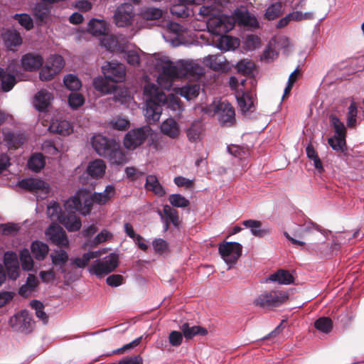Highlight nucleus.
Returning a JSON list of instances; mask_svg holds the SVG:
<instances>
[{
    "label": "nucleus",
    "mask_w": 364,
    "mask_h": 364,
    "mask_svg": "<svg viewBox=\"0 0 364 364\" xmlns=\"http://www.w3.org/2000/svg\"><path fill=\"white\" fill-rule=\"evenodd\" d=\"M146 96V107L144 109V117L149 124L157 122L162 113L161 105L167 104L168 107L176 111L181 110V107L179 99L173 95L166 97L160 91L159 87L151 83H147L144 90Z\"/></svg>",
    "instance_id": "nucleus-1"
},
{
    "label": "nucleus",
    "mask_w": 364,
    "mask_h": 364,
    "mask_svg": "<svg viewBox=\"0 0 364 364\" xmlns=\"http://www.w3.org/2000/svg\"><path fill=\"white\" fill-rule=\"evenodd\" d=\"M159 71L157 79L159 85L164 89L171 87L173 82L178 78L188 75H194L200 73V66L193 61L179 60L173 63L168 60H161L156 64Z\"/></svg>",
    "instance_id": "nucleus-2"
},
{
    "label": "nucleus",
    "mask_w": 364,
    "mask_h": 364,
    "mask_svg": "<svg viewBox=\"0 0 364 364\" xmlns=\"http://www.w3.org/2000/svg\"><path fill=\"white\" fill-rule=\"evenodd\" d=\"M206 112L217 114L219 121L225 126H232L235 124V109L228 101L215 100L210 105Z\"/></svg>",
    "instance_id": "nucleus-3"
},
{
    "label": "nucleus",
    "mask_w": 364,
    "mask_h": 364,
    "mask_svg": "<svg viewBox=\"0 0 364 364\" xmlns=\"http://www.w3.org/2000/svg\"><path fill=\"white\" fill-rule=\"evenodd\" d=\"M113 20L114 24L119 28L132 26L136 20L134 6L129 3L119 5L114 11Z\"/></svg>",
    "instance_id": "nucleus-4"
},
{
    "label": "nucleus",
    "mask_w": 364,
    "mask_h": 364,
    "mask_svg": "<svg viewBox=\"0 0 364 364\" xmlns=\"http://www.w3.org/2000/svg\"><path fill=\"white\" fill-rule=\"evenodd\" d=\"M118 260V255L111 253L103 259L95 260L89 267V272L97 277H104L113 272L117 267Z\"/></svg>",
    "instance_id": "nucleus-5"
},
{
    "label": "nucleus",
    "mask_w": 364,
    "mask_h": 364,
    "mask_svg": "<svg viewBox=\"0 0 364 364\" xmlns=\"http://www.w3.org/2000/svg\"><path fill=\"white\" fill-rule=\"evenodd\" d=\"M235 23V20L232 16L217 14L208 19L207 27L211 33L220 36L232 30Z\"/></svg>",
    "instance_id": "nucleus-6"
},
{
    "label": "nucleus",
    "mask_w": 364,
    "mask_h": 364,
    "mask_svg": "<svg viewBox=\"0 0 364 364\" xmlns=\"http://www.w3.org/2000/svg\"><path fill=\"white\" fill-rule=\"evenodd\" d=\"M287 299L288 295L286 292L281 291H265L255 299L254 304L262 308H272L283 304Z\"/></svg>",
    "instance_id": "nucleus-7"
},
{
    "label": "nucleus",
    "mask_w": 364,
    "mask_h": 364,
    "mask_svg": "<svg viewBox=\"0 0 364 364\" xmlns=\"http://www.w3.org/2000/svg\"><path fill=\"white\" fill-rule=\"evenodd\" d=\"M152 132L151 128L148 125L132 129L126 134L124 145L127 149L134 150L141 146Z\"/></svg>",
    "instance_id": "nucleus-8"
},
{
    "label": "nucleus",
    "mask_w": 364,
    "mask_h": 364,
    "mask_svg": "<svg viewBox=\"0 0 364 364\" xmlns=\"http://www.w3.org/2000/svg\"><path fill=\"white\" fill-rule=\"evenodd\" d=\"M64 205L68 210H78L84 215L89 214L91 210V203L88 200V192L80 190L75 196L67 200Z\"/></svg>",
    "instance_id": "nucleus-9"
},
{
    "label": "nucleus",
    "mask_w": 364,
    "mask_h": 364,
    "mask_svg": "<svg viewBox=\"0 0 364 364\" xmlns=\"http://www.w3.org/2000/svg\"><path fill=\"white\" fill-rule=\"evenodd\" d=\"M18 186L33 193L42 199L46 198L50 191V185L42 179L28 178L23 179L18 183Z\"/></svg>",
    "instance_id": "nucleus-10"
},
{
    "label": "nucleus",
    "mask_w": 364,
    "mask_h": 364,
    "mask_svg": "<svg viewBox=\"0 0 364 364\" xmlns=\"http://www.w3.org/2000/svg\"><path fill=\"white\" fill-rule=\"evenodd\" d=\"M242 247L240 243L223 242L219 245L218 251L228 264H234L241 256Z\"/></svg>",
    "instance_id": "nucleus-11"
},
{
    "label": "nucleus",
    "mask_w": 364,
    "mask_h": 364,
    "mask_svg": "<svg viewBox=\"0 0 364 364\" xmlns=\"http://www.w3.org/2000/svg\"><path fill=\"white\" fill-rule=\"evenodd\" d=\"M102 70L104 75L115 84L125 79L126 69L123 64L107 62L102 66Z\"/></svg>",
    "instance_id": "nucleus-12"
},
{
    "label": "nucleus",
    "mask_w": 364,
    "mask_h": 364,
    "mask_svg": "<svg viewBox=\"0 0 364 364\" xmlns=\"http://www.w3.org/2000/svg\"><path fill=\"white\" fill-rule=\"evenodd\" d=\"M46 235L49 240L59 247H69V240L65 230L56 223H52L47 228Z\"/></svg>",
    "instance_id": "nucleus-13"
},
{
    "label": "nucleus",
    "mask_w": 364,
    "mask_h": 364,
    "mask_svg": "<svg viewBox=\"0 0 364 364\" xmlns=\"http://www.w3.org/2000/svg\"><path fill=\"white\" fill-rule=\"evenodd\" d=\"M238 107L242 114L252 112L255 110V98L253 94L242 89H238L235 93Z\"/></svg>",
    "instance_id": "nucleus-14"
},
{
    "label": "nucleus",
    "mask_w": 364,
    "mask_h": 364,
    "mask_svg": "<svg viewBox=\"0 0 364 364\" xmlns=\"http://www.w3.org/2000/svg\"><path fill=\"white\" fill-rule=\"evenodd\" d=\"M4 264L8 276L11 279H16L19 277L20 269L16 253L7 252L4 254Z\"/></svg>",
    "instance_id": "nucleus-15"
},
{
    "label": "nucleus",
    "mask_w": 364,
    "mask_h": 364,
    "mask_svg": "<svg viewBox=\"0 0 364 364\" xmlns=\"http://www.w3.org/2000/svg\"><path fill=\"white\" fill-rule=\"evenodd\" d=\"M43 63V58L39 54L27 53L22 56L21 65L26 71H35L38 70Z\"/></svg>",
    "instance_id": "nucleus-16"
},
{
    "label": "nucleus",
    "mask_w": 364,
    "mask_h": 364,
    "mask_svg": "<svg viewBox=\"0 0 364 364\" xmlns=\"http://www.w3.org/2000/svg\"><path fill=\"white\" fill-rule=\"evenodd\" d=\"M161 132L172 139H178L181 135V128L178 123L172 117L162 122L160 125Z\"/></svg>",
    "instance_id": "nucleus-17"
},
{
    "label": "nucleus",
    "mask_w": 364,
    "mask_h": 364,
    "mask_svg": "<svg viewBox=\"0 0 364 364\" xmlns=\"http://www.w3.org/2000/svg\"><path fill=\"white\" fill-rule=\"evenodd\" d=\"M115 141L113 139H108L101 134L93 136L91 140L92 146L100 156H105L109 153L111 147V142Z\"/></svg>",
    "instance_id": "nucleus-18"
},
{
    "label": "nucleus",
    "mask_w": 364,
    "mask_h": 364,
    "mask_svg": "<svg viewBox=\"0 0 364 364\" xmlns=\"http://www.w3.org/2000/svg\"><path fill=\"white\" fill-rule=\"evenodd\" d=\"M0 81L1 89L5 92L10 91L14 87L17 81L11 66L5 70L0 68Z\"/></svg>",
    "instance_id": "nucleus-19"
},
{
    "label": "nucleus",
    "mask_w": 364,
    "mask_h": 364,
    "mask_svg": "<svg viewBox=\"0 0 364 364\" xmlns=\"http://www.w3.org/2000/svg\"><path fill=\"white\" fill-rule=\"evenodd\" d=\"M106 156L112 164H123L128 159L126 154L122 150L120 145L116 141L111 142V147Z\"/></svg>",
    "instance_id": "nucleus-20"
},
{
    "label": "nucleus",
    "mask_w": 364,
    "mask_h": 364,
    "mask_svg": "<svg viewBox=\"0 0 364 364\" xmlns=\"http://www.w3.org/2000/svg\"><path fill=\"white\" fill-rule=\"evenodd\" d=\"M115 190L114 186L109 185L102 193H95L92 195L88 193V200L92 203L105 205L114 196Z\"/></svg>",
    "instance_id": "nucleus-21"
},
{
    "label": "nucleus",
    "mask_w": 364,
    "mask_h": 364,
    "mask_svg": "<svg viewBox=\"0 0 364 364\" xmlns=\"http://www.w3.org/2000/svg\"><path fill=\"white\" fill-rule=\"evenodd\" d=\"M53 99V95L46 90H41L34 96L33 105L39 111L48 107Z\"/></svg>",
    "instance_id": "nucleus-22"
},
{
    "label": "nucleus",
    "mask_w": 364,
    "mask_h": 364,
    "mask_svg": "<svg viewBox=\"0 0 364 364\" xmlns=\"http://www.w3.org/2000/svg\"><path fill=\"white\" fill-rule=\"evenodd\" d=\"M204 126L200 121L193 122L186 130V136L191 142L200 141L204 136Z\"/></svg>",
    "instance_id": "nucleus-23"
},
{
    "label": "nucleus",
    "mask_w": 364,
    "mask_h": 364,
    "mask_svg": "<svg viewBox=\"0 0 364 364\" xmlns=\"http://www.w3.org/2000/svg\"><path fill=\"white\" fill-rule=\"evenodd\" d=\"M232 17L235 18V22L240 25L252 28L258 27L259 23L255 16L251 15L247 11L236 10Z\"/></svg>",
    "instance_id": "nucleus-24"
},
{
    "label": "nucleus",
    "mask_w": 364,
    "mask_h": 364,
    "mask_svg": "<svg viewBox=\"0 0 364 364\" xmlns=\"http://www.w3.org/2000/svg\"><path fill=\"white\" fill-rule=\"evenodd\" d=\"M93 86L97 91L100 92L102 94H109L114 92L117 89L116 84L112 82V81L107 78L102 77H95L93 80Z\"/></svg>",
    "instance_id": "nucleus-25"
},
{
    "label": "nucleus",
    "mask_w": 364,
    "mask_h": 364,
    "mask_svg": "<svg viewBox=\"0 0 364 364\" xmlns=\"http://www.w3.org/2000/svg\"><path fill=\"white\" fill-rule=\"evenodd\" d=\"M87 31L93 36H105L109 28L105 21L93 18L88 23Z\"/></svg>",
    "instance_id": "nucleus-26"
},
{
    "label": "nucleus",
    "mask_w": 364,
    "mask_h": 364,
    "mask_svg": "<svg viewBox=\"0 0 364 364\" xmlns=\"http://www.w3.org/2000/svg\"><path fill=\"white\" fill-rule=\"evenodd\" d=\"M106 170V164L102 159H95L87 166V172L93 178H102Z\"/></svg>",
    "instance_id": "nucleus-27"
},
{
    "label": "nucleus",
    "mask_w": 364,
    "mask_h": 364,
    "mask_svg": "<svg viewBox=\"0 0 364 364\" xmlns=\"http://www.w3.org/2000/svg\"><path fill=\"white\" fill-rule=\"evenodd\" d=\"M49 130L51 132L66 136L73 132V127L70 122L66 120H55L52 122L49 126Z\"/></svg>",
    "instance_id": "nucleus-28"
},
{
    "label": "nucleus",
    "mask_w": 364,
    "mask_h": 364,
    "mask_svg": "<svg viewBox=\"0 0 364 364\" xmlns=\"http://www.w3.org/2000/svg\"><path fill=\"white\" fill-rule=\"evenodd\" d=\"M38 285V280L33 274H28L26 282L23 284L18 291L21 296L28 297L36 290Z\"/></svg>",
    "instance_id": "nucleus-29"
},
{
    "label": "nucleus",
    "mask_w": 364,
    "mask_h": 364,
    "mask_svg": "<svg viewBox=\"0 0 364 364\" xmlns=\"http://www.w3.org/2000/svg\"><path fill=\"white\" fill-rule=\"evenodd\" d=\"M60 223L63 224L69 232L77 231L82 226L81 220L76 215L70 213L63 216Z\"/></svg>",
    "instance_id": "nucleus-30"
},
{
    "label": "nucleus",
    "mask_w": 364,
    "mask_h": 364,
    "mask_svg": "<svg viewBox=\"0 0 364 364\" xmlns=\"http://www.w3.org/2000/svg\"><path fill=\"white\" fill-rule=\"evenodd\" d=\"M163 213L166 223V230L168 228V224L170 223L175 227H178L180 225V219L176 210L173 209L168 205H165L163 208Z\"/></svg>",
    "instance_id": "nucleus-31"
},
{
    "label": "nucleus",
    "mask_w": 364,
    "mask_h": 364,
    "mask_svg": "<svg viewBox=\"0 0 364 364\" xmlns=\"http://www.w3.org/2000/svg\"><path fill=\"white\" fill-rule=\"evenodd\" d=\"M5 46L10 50L18 46L22 43V38L20 33L16 31H7L3 35Z\"/></svg>",
    "instance_id": "nucleus-32"
},
{
    "label": "nucleus",
    "mask_w": 364,
    "mask_h": 364,
    "mask_svg": "<svg viewBox=\"0 0 364 364\" xmlns=\"http://www.w3.org/2000/svg\"><path fill=\"white\" fill-rule=\"evenodd\" d=\"M145 188L147 191H152L157 196H163L166 191L163 186L160 184L155 176L150 175L146 177Z\"/></svg>",
    "instance_id": "nucleus-33"
},
{
    "label": "nucleus",
    "mask_w": 364,
    "mask_h": 364,
    "mask_svg": "<svg viewBox=\"0 0 364 364\" xmlns=\"http://www.w3.org/2000/svg\"><path fill=\"white\" fill-rule=\"evenodd\" d=\"M181 330L186 339H191L196 335L205 336L208 333V330L199 326H190L188 323H184L181 326Z\"/></svg>",
    "instance_id": "nucleus-34"
},
{
    "label": "nucleus",
    "mask_w": 364,
    "mask_h": 364,
    "mask_svg": "<svg viewBox=\"0 0 364 364\" xmlns=\"http://www.w3.org/2000/svg\"><path fill=\"white\" fill-rule=\"evenodd\" d=\"M220 37L216 42V47L223 50H229L234 49L239 46L237 38H234L230 36L220 35Z\"/></svg>",
    "instance_id": "nucleus-35"
},
{
    "label": "nucleus",
    "mask_w": 364,
    "mask_h": 364,
    "mask_svg": "<svg viewBox=\"0 0 364 364\" xmlns=\"http://www.w3.org/2000/svg\"><path fill=\"white\" fill-rule=\"evenodd\" d=\"M244 226L250 229L251 232L256 237H262L267 235L269 231L267 229H262V223L255 220H247L242 222Z\"/></svg>",
    "instance_id": "nucleus-36"
},
{
    "label": "nucleus",
    "mask_w": 364,
    "mask_h": 364,
    "mask_svg": "<svg viewBox=\"0 0 364 364\" xmlns=\"http://www.w3.org/2000/svg\"><path fill=\"white\" fill-rule=\"evenodd\" d=\"M269 280L281 284H290L294 282L293 276L287 270L279 269L269 277Z\"/></svg>",
    "instance_id": "nucleus-37"
},
{
    "label": "nucleus",
    "mask_w": 364,
    "mask_h": 364,
    "mask_svg": "<svg viewBox=\"0 0 364 364\" xmlns=\"http://www.w3.org/2000/svg\"><path fill=\"white\" fill-rule=\"evenodd\" d=\"M174 90L177 95H180L188 100H191L198 95L200 87L199 85H193L181 88H175Z\"/></svg>",
    "instance_id": "nucleus-38"
},
{
    "label": "nucleus",
    "mask_w": 364,
    "mask_h": 364,
    "mask_svg": "<svg viewBox=\"0 0 364 364\" xmlns=\"http://www.w3.org/2000/svg\"><path fill=\"white\" fill-rule=\"evenodd\" d=\"M31 249L36 259L38 260L43 259L49 250L48 246L46 243L39 241L32 242Z\"/></svg>",
    "instance_id": "nucleus-39"
},
{
    "label": "nucleus",
    "mask_w": 364,
    "mask_h": 364,
    "mask_svg": "<svg viewBox=\"0 0 364 364\" xmlns=\"http://www.w3.org/2000/svg\"><path fill=\"white\" fill-rule=\"evenodd\" d=\"M46 215L51 220L60 222L63 215L62 214L61 208L55 201H51L47 206Z\"/></svg>",
    "instance_id": "nucleus-40"
},
{
    "label": "nucleus",
    "mask_w": 364,
    "mask_h": 364,
    "mask_svg": "<svg viewBox=\"0 0 364 364\" xmlns=\"http://www.w3.org/2000/svg\"><path fill=\"white\" fill-rule=\"evenodd\" d=\"M45 166V159L41 154H35L28 161V168L34 172H39Z\"/></svg>",
    "instance_id": "nucleus-41"
},
{
    "label": "nucleus",
    "mask_w": 364,
    "mask_h": 364,
    "mask_svg": "<svg viewBox=\"0 0 364 364\" xmlns=\"http://www.w3.org/2000/svg\"><path fill=\"white\" fill-rule=\"evenodd\" d=\"M162 10L154 7L145 8L140 12L141 18L148 21L159 19L162 17Z\"/></svg>",
    "instance_id": "nucleus-42"
},
{
    "label": "nucleus",
    "mask_w": 364,
    "mask_h": 364,
    "mask_svg": "<svg viewBox=\"0 0 364 364\" xmlns=\"http://www.w3.org/2000/svg\"><path fill=\"white\" fill-rule=\"evenodd\" d=\"M46 65L53 70V73L58 74L63 68L65 63L62 56L55 55L50 56Z\"/></svg>",
    "instance_id": "nucleus-43"
},
{
    "label": "nucleus",
    "mask_w": 364,
    "mask_h": 364,
    "mask_svg": "<svg viewBox=\"0 0 364 364\" xmlns=\"http://www.w3.org/2000/svg\"><path fill=\"white\" fill-rule=\"evenodd\" d=\"M20 260L23 269L30 271L33 267V261L27 249H24L20 252Z\"/></svg>",
    "instance_id": "nucleus-44"
},
{
    "label": "nucleus",
    "mask_w": 364,
    "mask_h": 364,
    "mask_svg": "<svg viewBox=\"0 0 364 364\" xmlns=\"http://www.w3.org/2000/svg\"><path fill=\"white\" fill-rule=\"evenodd\" d=\"M314 326L319 331L328 333L331 331L333 325L329 318L321 317L315 321Z\"/></svg>",
    "instance_id": "nucleus-45"
},
{
    "label": "nucleus",
    "mask_w": 364,
    "mask_h": 364,
    "mask_svg": "<svg viewBox=\"0 0 364 364\" xmlns=\"http://www.w3.org/2000/svg\"><path fill=\"white\" fill-rule=\"evenodd\" d=\"M236 68L239 73H241L245 75H249L252 73L255 68V64L250 60L243 59L237 63Z\"/></svg>",
    "instance_id": "nucleus-46"
},
{
    "label": "nucleus",
    "mask_w": 364,
    "mask_h": 364,
    "mask_svg": "<svg viewBox=\"0 0 364 364\" xmlns=\"http://www.w3.org/2000/svg\"><path fill=\"white\" fill-rule=\"evenodd\" d=\"M168 201L171 205L176 208H186L189 205L190 202L184 196L181 194H171L168 197Z\"/></svg>",
    "instance_id": "nucleus-47"
},
{
    "label": "nucleus",
    "mask_w": 364,
    "mask_h": 364,
    "mask_svg": "<svg viewBox=\"0 0 364 364\" xmlns=\"http://www.w3.org/2000/svg\"><path fill=\"white\" fill-rule=\"evenodd\" d=\"M306 154L308 158L311 159L314 161V167L320 172L321 173L323 171V167L322 165V162L320 160L316 151L312 146V145L309 144L306 147Z\"/></svg>",
    "instance_id": "nucleus-48"
},
{
    "label": "nucleus",
    "mask_w": 364,
    "mask_h": 364,
    "mask_svg": "<svg viewBox=\"0 0 364 364\" xmlns=\"http://www.w3.org/2000/svg\"><path fill=\"white\" fill-rule=\"evenodd\" d=\"M282 4L280 2L272 4L265 12V17L268 20H273L277 18L282 13Z\"/></svg>",
    "instance_id": "nucleus-49"
},
{
    "label": "nucleus",
    "mask_w": 364,
    "mask_h": 364,
    "mask_svg": "<svg viewBox=\"0 0 364 364\" xmlns=\"http://www.w3.org/2000/svg\"><path fill=\"white\" fill-rule=\"evenodd\" d=\"M329 145L335 151H343L346 146V136L335 135L334 137L329 138Z\"/></svg>",
    "instance_id": "nucleus-50"
},
{
    "label": "nucleus",
    "mask_w": 364,
    "mask_h": 364,
    "mask_svg": "<svg viewBox=\"0 0 364 364\" xmlns=\"http://www.w3.org/2000/svg\"><path fill=\"white\" fill-rule=\"evenodd\" d=\"M64 84L67 88L71 90H78L81 87V82L73 75H68L64 77Z\"/></svg>",
    "instance_id": "nucleus-51"
},
{
    "label": "nucleus",
    "mask_w": 364,
    "mask_h": 364,
    "mask_svg": "<svg viewBox=\"0 0 364 364\" xmlns=\"http://www.w3.org/2000/svg\"><path fill=\"white\" fill-rule=\"evenodd\" d=\"M5 139L8 143V145L14 148H18L26 141V138L22 135L15 136L13 134H6L5 135Z\"/></svg>",
    "instance_id": "nucleus-52"
},
{
    "label": "nucleus",
    "mask_w": 364,
    "mask_h": 364,
    "mask_svg": "<svg viewBox=\"0 0 364 364\" xmlns=\"http://www.w3.org/2000/svg\"><path fill=\"white\" fill-rule=\"evenodd\" d=\"M142 340V336H140L136 339H134L133 341H132L129 343L125 344L122 348H119L118 349H116L113 350L112 354L114 355H122L124 354L128 351H130L137 346L140 344Z\"/></svg>",
    "instance_id": "nucleus-53"
},
{
    "label": "nucleus",
    "mask_w": 364,
    "mask_h": 364,
    "mask_svg": "<svg viewBox=\"0 0 364 364\" xmlns=\"http://www.w3.org/2000/svg\"><path fill=\"white\" fill-rule=\"evenodd\" d=\"M14 318L18 321L19 325L24 328L30 326L32 321L31 316L26 310L21 311L20 313L17 314Z\"/></svg>",
    "instance_id": "nucleus-54"
},
{
    "label": "nucleus",
    "mask_w": 364,
    "mask_h": 364,
    "mask_svg": "<svg viewBox=\"0 0 364 364\" xmlns=\"http://www.w3.org/2000/svg\"><path fill=\"white\" fill-rule=\"evenodd\" d=\"M203 63L214 70H218L223 68L222 63L218 60V56L215 55L205 57L203 59Z\"/></svg>",
    "instance_id": "nucleus-55"
},
{
    "label": "nucleus",
    "mask_w": 364,
    "mask_h": 364,
    "mask_svg": "<svg viewBox=\"0 0 364 364\" xmlns=\"http://www.w3.org/2000/svg\"><path fill=\"white\" fill-rule=\"evenodd\" d=\"M244 44L247 50H252L259 48L261 45V42L258 36L249 35L245 37Z\"/></svg>",
    "instance_id": "nucleus-56"
},
{
    "label": "nucleus",
    "mask_w": 364,
    "mask_h": 364,
    "mask_svg": "<svg viewBox=\"0 0 364 364\" xmlns=\"http://www.w3.org/2000/svg\"><path fill=\"white\" fill-rule=\"evenodd\" d=\"M288 18H290L291 21H301L304 20H311L314 18L312 12L303 13L299 11H295L288 14Z\"/></svg>",
    "instance_id": "nucleus-57"
},
{
    "label": "nucleus",
    "mask_w": 364,
    "mask_h": 364,
    "mask_svg": "<svg viewBox=\"0 0 364 364\" xmlns=\"http://www.w3.org/2000/svg\"><path fill=\"white\" fill-rule=\"evenodd\" d=\"M52 262L55 265H63L68 259V255L64 250L55 251L51 255Z\"/></svg>",
    "instance_id": "nucleus-58"
},
{
    "label": "nucleus",
    "mask_w": 364,
    "mask_h": 364,
    "mask_svg": "<svg viewBox=\"0 0 364 364\" xmlns=\"http://www.w3.org/2000/svg\"><path fill=\"white\" fill-rule=\"evenodd\" d=\"M113 235L107 230H102L92 241V245L97 246L112 240Z\"/></svg>",
    "instance_id": "nucleus-59"
},
{
    "label": "nucleus",
    "mask_w": 364,
    "mask_h": 364,
    "mask_svg": "<svg viewBox=\"0 0 364 364\" xmlns=\"http://www.w3.org/2000/svg\"><path fill=\"white\" fill-rule=\"evenodd\" d=\"M14 18L26 30H30L33 26L32 18L26 14H16Z\"/></svg>",
    "instance_id": "nucleus-60"
},
{
    "label": "nucleus",
    "mask_w": 364,
    "mask_h": 364,
    "mask_svg": "<svg viewBox=\"0 0 364 364\" xmlns=\"http://www.w3.org/2000/svg\"><path fill=\"white\" fill-rule=\"evenodd\" d=\"M84 97L79 93H72L68 97V103L72 109H77L84 103Z\"/></svg>",
    "instance_id": "nucleus-61"
},
{
    "label": "nucleus",
    "mask_w": 364,
    "mask_h": 364,
    "mask_svg": "<svg viewBox=\"0 0 364 364\" xmlns=\"http://www.w3.org/2000/svg\"><path fill=\"white\" fill-rule=\"evenodd\" d=\"M183 336L182 332L172 331L168 335V342L171 346L178 347L181 345Z\"/></svg>",
    "instance_id": "nucleus-62"
},
{
    "label": "nucleus",
    "mask_w": 364,
    "mask_h": 364,
    "mask_svg": "<svg viewBox=\"0 0 364 364\" xmlns=\"http://www.w3.org/2000/svg\"><path fill=\"white\" fill-rule=\"evenodd\" d=\"M331 122L334 127L336 135L346 136V127L344 124L336 116H331Z\"/></svg>",
    "instance_id": "nucleus-63"
},
{
    "label": "nucleus",
    "mask_w": 364,
    "mask_h": 364,
    "mask_svg": "<svg viewBox=\"0 0 364 364\" xmlns=\"http://www.w3.org/2000/svg\"><path fill=\"white\" fill-rule=\"evenodd\" d=\"M110 126L117 130L124 131L129 128V122L124 118H116L110 122Z\"/></svg>",
    "instance_id": "nucleus-64"
}]
</instances>
